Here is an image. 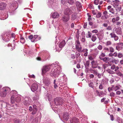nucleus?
<instances>
[{
    "label": "nucleus",
    "mask_w": 123,
    "mask_h": 123,
    "mask_svg": "<svg viewBox=\"0 0 123 123\" xmlns=\"http://www.w3.org/2000/svg\"><path fill=\"white\" fill-rule=\"evenodd\" d=\"M52 67L50 75L52 77H57L61 71V66L59 64L58 62H55L51 65L44 66L42 69V74L43 76L46 74L47 72L49 70L50 68Z\"/></svg>",
    "instance_id": "nucleus-1"
},
{
    "label": "nucleus",
    "mask_w": 123,
    "mask_h": 123,
    "mask_svg": "<svg viewBox=\"0 0 123 123\" xmlns=\"http://www.w3.org/2000/svg\"><path fill=\"white\" fill-rule=\"evenodd\" d=\"M11 96V102L13 103L14 101L16 102H19L21 100V96L20 95H17V92L15 90H13L10 92Z\"/></svg>",
    "instance_id": "nucleus-2"
},
{
    "label": "nucleus",
    "mask_w": 123,
    "mask_h": 123,
    "mask_svg": "<svg viewBox=\"0 0 123 123\" xmlns=\"http://www.w3.org/2000/svg\"><path fill=\"white\" fill-rule=\"evenodd\" d=\"M29 39H30L31 42H33L37 41L40 40L41 37L37 35H31L28 37Z\"/></svg>",
    "instance_id": "nucleus-3"
},
{
    "label": "nucleus",
    "mask_w": 123,
    "mask_h": 123,
    "mask_svg": "<svg viewBox=\"0 0 123 123\" xmlns=\"http://www.w3.org/2000/svg\"><path fill=\"white\" fill-rule=\"evenodd\" d=\"M43 82L45 85L48 86L50 84V80L49 78L47 77H44V76H43Z\"/></svg>",
    "instance_id": "nucleus-4"
},
{
    "label": "nucleus",
    "mask_w": 123,
    "mask_h": 123,
    "mask_svg": "<svg viewBox=\"0 0 123 123\" xmlns=\"http://www.w3.org/2000/svg\"><path fill=\"white\" fill-rule=\"evenodd\" d=\"M31 103V98L29 97H25V101H24V103L25 105L30 104Z\"/></svg>",
    "instance_id": "nucleus-5"
},
{
    "label": "nucleus",
    "mask_w": 123,
    "mask_h": 123,
    "mask_svg": "<svg viewBox=\"0 0 123 123\" xmlns=\"http://www.w3.org/2000/svg\"><path fill=\"white\" fill-rule=\"evenodd\" d=\"M62 100L61 98H57L55 99L54 100V104L56 105H61L62 104Z\"/></svg>",
    "instance_id": "nucleus-6"
},
{
    "label": "nucleus",
    "mask_w": 123,
    "mask_h": 123,
    "mask_svg": "<svg viewBox=\"0 0 123 123\" xmlns=\"http://www.w3.org/2000/svg\"><path fill=\"white\" fill-rule=\"evenodd\" d=\"M55 1L54 0H53V1H49V7L53 9L55 8L56 5V3L55 2Z\"/></svg>",
    "instance_id": "nucleus-7"
},
{
    "label": "nucleus",
    "mask_w": 123,
    "mask_h": 123,
    "mask_svg": "<svg viewBox=\"0 0 123 123\" xmlns=\"http://www.w3.org/2000/svg\"><path fill=\"white\" fill-rule=\"evenodd\" d=\"M38 87V85L37 83H34L32 85L31 88V91L33 92L35 91L37 89Z\"/></svg>",
    "instance_id": "nucleus-8"
},
{
    "label": "nucleus",
    "mask_w": 123,
    "mask_h": 123,
    "mask_svg": "<svg viewBox=\"0 0 123 123\" xmlns=\"http://www.w3.org/2000/svg\"><path fill=\"white\" fill-rule=\"evenodd\" d=\"M18 4L16 1H14L12 3L11 8L13 11L16 10L18 7Z\"/></svg>",
    "instance_id": "nucleus-9"
},
{
    "label": "nucleus",
    "mask_w": 123,
    "mask_h": 123,
    "mask_svg": "<svg viewBox=\"0 0 123 123\" xmlns=\"http://www.w3.org/2000/svg\"><path fill=\"white\" fill-rule=\"evenodd\" d=\"M110 35L111 36V38H113L114 39L115 41H117L118 39V37L116 35L114 32L111 33Z\"/></svg>",
    "instance_id": "nucleus-10"
},
{
    "label": "nucleus",
    "mask_w": 123,
    "mask_h": 123,
    "mask_svg": "<svg viewBox=\"0 0 123 123\" xmlns=\"http://www.w3.org/2000/svg\"><path fill=\"white\" fill-rule=\"evenodd\" d=\"M69 114L67 112L64 113L63 115V118L65 121H67L69 118Z\"/></svg>",
    "instance_id": "nucleus-11"
},
{
    "label": "nucleus",
    "mask_w": 123,
    "mask_h": 123,
    "mask_svg": "<svg viewBox=\"0 0 123 123\" xmlns=\"http://www.w3.org/2000/svg\"><path fill=\"white\" fill-rule=\"evenodd\" d=\"M115 31L117 35H121L122 34V31L120 27L116 28Z\"/></svg>",
    "instance_id": "nucleus-12"
},
{
    "label": "nucleus",
    "mask_w": 123,
    "mask_h": 123,
    "mask_svg": "<svg viewBox=\"0 0 123 123\" xmlns=\"http://www.w3.org/2000/svg\"><path fill=\"white\" fill-rule=\"evenodd\" d=\"M72 13V11L70 8L66 9L64 11V14L67 15H71Z\"/></svg>",
    "instance_id": "nucleus-13"
},
{
    "label": "nucleus",
    "mask_w": 123,
    "mask_h": 123,
    "mask_svg": "<svg viewBox=\"0 0 123 123\" xmlns=\"http://www.w3.org/2000/svg\"><path fill=\"white\" fill-rule=\"evenodd\" d=\"M117 45L116 46V49L118 50H119L123 48V43H120L117 44Z\"/></svg>",
    "instance_id": "nucleus-14"
},
{
    "label": "nucleus",
    "mask_w": 123,
    "mask_h": 123,
    "mask_svg": "<svg viewBox=\"0 0 123 123\" xmlns=\"http://www.w3.org/2000/svg\"><path fill=\"white\" fill-rule=\"evenodd\" d=\"M92 65V67L93 68H96L98 65V63L96 61H92L91 63Z\"/></svg>",
    "instance_id": "nucleus-15"
},
{
    "label": "nucleus",
    "mask_w": 123,
    "mask_h": 123,
    "mask_svg": "<svg viewBox=\"0 0 123 123\" xmlns=\"http://www.w3.org/2000/svg\"><path fill=\"white\" fill-rule=\"evenodd\" d=\"M2 90H3L5 92H6V94H7L9 93L10 91V88L7 87H4L2 89Z\"/></svg>",
    "instance_id": "nucleus-16"
},
{
    "label": "nucleus",
    "mask_w": 123,
    "mask_h": 123,
    "mask_svg": "<svg viewBox=\"0 0 123 123\" xmlns=\"http://www.w3.org/2000/svg\"><path fill=\"white\" fill-rule=\"evenodd\" d=\"M6 6V4L3 2L0 3V10H2L5 9Z\"/></svg>",
    "instance_id": "nucleus-17"
},
{
    "label": "nucleus",
    "mask_w": 123,
    "mask_h": 123,
    "mask_svg": "<svg viewBox=\"0 0 123 123\" xmlns=\"http://www.w3.org/2000/svg\"><path fill=\"white\" fill-rule=\"evenodd\" d=\"M108 79L106 78H104L102 79L101 81V83L103 85H107L108 82Z\"/></svg>",
    "instance_id": "nucleus-18"
},
{
    "label": "nucleus",
    "mask_w": 123,
    "mask_h": 123,
    "mask_svg": "<svg viewBox=\"0 0 123 123\" xmlns=\"http://www.w3.org/2000/svg\"><path fill=\"white\" fill-rule=\"evenodd\" d=\"M41 117V115L40 114L39 117L37 118L36 117L33 120L32 123H37L38 121H40Z\"/></svg>",
    "instance_id": "nucleus-19"
},
{
    "label": "nucleus",
    "mask_w": 123,
    "mask_h": 123,
    "mask_svg": "<svg viewBox=\"0 0 123 123\" xmlns=\"http://www.w3.org/2000/svg\"><path fill=\"white\" fill-rule=\"evenodd\" d=\"M33 111L32 112V114H35L37 111V107L36 105H33Z\"/></svg>",
    "instance_id": "nucleus-20"
},
{
    "label": "nucleus",
    "mask_w": 123,
    "mask_h": 123,
    "mask_svg": "<svg viewBox=\"0 0 123 123\" xmlns=\"http://www.w3.org/2000/svg\"><path fill=\"white\" fill-rule=\"evenodd\" d=\"M69 19V16H64L62 18V20L65 22H67L68 21Z\"/></svg>",
    "instance_id": "nucleus-21"
},
{
    "label": "nucleus",
    "mask_w": 123,
    "mask_h": 123,
    "mask_svg": "<svg viewBox=\"0 0 123 123\" xmlns=\"http://www.w3.org/2000/svg\"><path fill=\"white\" fill-rule=\"evenodd\" d=\"M59 16V14L57 12L53 13L52 14L51 17L53 18H58Z\"/></svg>",
    "instance_id": "nucleus-22"
},
{
    "label": "nucleus",
    "mask_w": 123,
    "mask_h": 123,
    "mask_svg": "<svg viewBox=\"0 0 123 123\" xmlns=\"http://www.w3.org/2000/svg\"><path fill=\"white\" fill-rule=\"evenodd\" d=\"M48 57L46 56H44L43 57V59L42 60H41V58L40 57H38L37 58V60L38 61H45L46 60L48 59Z\"/></svg>",
    "instance_id": "nucleus-23"
},
{
    "label": "nucleus",
    "mask_w": 123,
    "mask_h": 123,
    "mask_svg": "<svg viewBox=\"0 0 123 123\" xmlns=\"http://www.w3.org/2000/svg\"><path fill=\"white\" fill-rule=\"evenodd\" d=\"M70 122L71 123H78V120L77 118L74 117L70 120Z\"/></svg>",
    "instance_id": "nucleus-24"
},
{
    "label": "nucleus",
    "mask_w": 123,
    "mask_h": 123,
    "mask_svg": "<svg viewBox=\"0 0 123 123\" xmlns=\"http://www.w3.org/2000/svg\"><path fill=\"white\" fill-rule=\"evenodd\" d=\"M7 94H6V92H5L3 90H2V91L0 92V96L1 97H5Z\"/></svg>",
    "instance_id": "nucleus-25"
},
{
    "label": "nucleus",
    "mask_w": 123,
    "mask_h": 123,
    "mask_svg": "<svg viewBox=\"0 0 123 123\" xmlns=\"http://www.w3.org/2000/svg\"><path fill=\"white\" fill-rule=\"evenodd\" d=\"M65 44V42L64 41H63L59 44V47L60 48H62L64 46Z\"/></svg>",
    "instance_id": "nucleus-26"
},
{
    "label": "nucleus",
    "mask_w": 123,
    "mask_h": 123,
    "mask_svg": "<svg viewBox=\"0 0 123 123\" xmlns=\"http://www.w3.org/2000/svg\"><path fill=\"white\" fill-rule=\"evenodd\" d=\"M1 106H2V107L3 106L5 107H6V106L7 107L9 105H8L7 104L6 102L3 100L1 101Z\"/></svg>",
    "instance_id": "nucleus-27"
},
{
    "label": "nucleus",
    "mask_w": 123,
    "mask_h": 123,
    "mask_svg": "<svg viewBox=\"0 0 123 123\" xmlns=\"http://www.w3.org/2000/svg\"><path fill=\"white\" fill-rule=\"evenodd\" d=\"M120 19V18L118 16L116 18H113L112 19V22L113 23H114L116 21H118Z\"/></svg>",
    "instance_id": "nucleus-28"
},
{
    "label": "nucleus",
    "mask_w": 123,
    "mask_h": 123,
    "mask_svg": "<svg viewBox=\"0 0 123 123\" xmlns=\"http://www.w3.org/2000/svg\"><path fill=\"white\" fill-rule=\"evenodd\" d=\"M113 86L114 90L115 91H116L117 90H118L121 87V86L119 85H116V86Z\"/></svg>",
    "instance_id": "nucleus-29"
},
{
    "label": "nucleus",
    "mask_w": 123,
    "mask_h": 123,
    "mask_svg": "<svg viewBox=\"0 0 123 123\" xmlns=\"http://www.w3.org/2000/svg\"><path fill=\"white\" fill-rule=\"evenodd\" d=\"M116 73L118 76L122 77H123V74H122L119 71L116 72Z\"/></svg>",
    "instance_id": "nucleus-30"
},
{
    "label": "nucleus",
    "mask_w": 123,
    "mask_h": 123,
    "mask_svg": "<svg viewBox=\"0 0 123 123\" xmlns=\"http://www.w3.org/2000/svg\"><path fill=\"white\" fill-rule=\"evenodd\" d=\"M76 5L77 7L79 8L81 7V3L78 1H77L76 2Z\"/></svg>",
    "instance_id": "nucleus-31"
},
{
    "label": "nucleus",
    "mask_w": 123,
    "mask_h": 123,
    "mask_svg": "<svg viewBox=\"0 0 123 123\" xmlns=\"http://www.w3.org/2000/svg\"><path fill=\"white\" fill-rule=\"evenodd\" d=\"M100 59L103 60L106 63L108 62L109 61L107 57H105L104 58H100Z\"/></svg>",
    "instance_id": "nucleus-32"
},
{
    "label": "nucleus",
    "mask_w": 123,
    "mask_h": 123,
    "mask_svg": "<svg viewBox=\"0 0 123 123\" xmlns=\"http://www.w3.org/2000/svg\"><path fill=\"white\" fill-rule=\"evenodd\" d=\"M107 72L110 74H114L115 73V72L110 69H108L106 70Z\"/></svg>",
    "instance_id": "nucleus-33"
},
{
    "label": "nucleus",
    "mask_w": 123,
    "mask_h": 123,
    "mask_svg": "<svg viewBox=\"0 0 123 123\" xmlns=\"http://www.w3.org/2000/svg\"><path fill=\"white\" fill-rule=\"evenodd\" d=\"M76 48L81 46L80 45V43L78 40L76 41Z\"/></svg>",
    "instance_id": "nucleus-34"
},
{
    "label": "nucleus",
    "mask_w": 123,
    "mask_h": 123,
    "mask_svg": "<svg viewBox=\"0 0 123 123\" xmlns=\"http://www.w3.org/2000/svg\"><path fill=\"white\" fill-rule=\"evenodd\" d=\"M20 42L22 44L24 43L25 42V40L24 38L21 36L20 37Z\"/></svg>",
    "instance_id": "nucleus-35"
},
{
    "label": "nucleus",
    "mask_w": 123,
    "mask_h": 123,
    "mask_svg": "<svg viewBox=\"0 0 123 123\" xmlns=\"http://www.w3.org/2000/svg\"><path fill=\"white\" fill-rule=\"evenodd\" d=\"M89 61H87L86 62V63L84 64L85 67L86 68H87L89 67Z\"/></svg>",
    "instance_id": "nucleus-36"
},
{
    "label": "nucleus",
    "mask_w": 123,
    "mask_h": 123,
    "mask_svg": "<svg viewBox=\"0 0 123 123\" xmlns=\"http://www.w3.org/2000/svg\"><path fill=\"white\" fill-rule=\"evenodd\" d=\"M56 82V80H55L54 81L53 84H54V88L55 89L57 88L58 87L57 85Z\"/></svg>",
    "instance_id": "nucleus-37"
},
{
    "label": "nucleus",
    "mask_w": 123,
    "mask_h": 123,
    "mask_svg": "<svg viewBox=\"0 0 123 123\" xmlns=\"http://www.w3.org/2000/svg\"><path fill=\"white\" fill-rule=\"evenodd\" d=\"M108 12L107 11H105L103 12V15L104 16H105L106 18H108V15H107Z\"/></svg>",
    "instance_id": "nucleus-38"
},
{
    "label": "nucleus",
    "mask_w": 123,
    "mask_h": 123,
    "mask_svg": "<svg viewBox=\"0 0 123 123\" xmlns=\"http://www.w3.org/2000/svg\"><path fill=\"white\" fill-rule=\"evenodd\" d=\"M97 38L95 35H93L92 37V40L93 42H94L96 39Z\"/></svg>",
    "instance_id": "nucleus-39"
},
{
    "label": "nucleus",
    "mask_w": 123,
    "mask_h": 123,
    "mask_svg": "<svg viewBox=\"0 0 123 123\" xmlns=\"http://www.w3.org/2000/svg\"><path fill=\"white\" fill-rule=\"evenodd\" d=\"M105 56V53L102 52L99 57V58L100 59V58H103V57Z\"/></svg>",
    "instance_id": "nucleus-40"
},
{
    "label": "nucleus",
    "mask_w": 123,
    "mask_h": 123,
    "mask_svg": "<svg viewBox=\"0 0 123 123\" xmlns=\"http://www.w3.org/2000/svg\"><path fill=\"white\" fill-rule=\"evenodd\" d=\"M68 3L72 5L74 2V0H68Z\"/></svg>",
    "instance_id": "nucleus-41"
},
{
    "label": "nucleus",
    "mask_w": 123,
    "mask_h": 123,
    "mask_svg": "<svg viewBox=\"0 0 123 123\" xmlns=\"http://www.w3.org/2000/svg\"><path fill=\"white\" fill-rule=\"evenodd\" d=\"M91 73L96 75H97L98 73L96 70H92Z\"/></svg>",
    "instance_id": "nucleus-42"
},
{
    "label": "nucleus",
    "mask_w": 123,
    "mask_h": 123,
    "mask_svg": "<svg viewBox=\"0 0 123 123\" xmlns=\"http://www.w3.org/2000/svg\"><path fill=\"white\" fill-rule=\"evenodd\" d=\"M111 42L110 41H108L106 42V46H108L111 45Z\"/></svg>",
    "instance_id": "nucleus-43"
},
{
    "label": "nucleus",
    "mask_w": 123,
    "mask_h": 123,
    "mask_svg": "<svg viewBox=\"0 0 123 123\" xmlns=\"http://www.w3.org/2000/svg\"><path fill=\"white\" fill-rule=\"evenodd\" d=\"M91 35L92 34L89 31L88 32V33L87 34V35L86 36V37L87 38L91 37Z\"/></svg>",
    "instance_id": "nucleus-44"
},
{
    "label": "nucleus",
    "mask_w": 123,
    "mask_h": 123,
    "mask_svg": "<svg viewBox=\"0 0 123 123\" xmlns=\"http://www.w3.org/2000/svg\"><path fill=\"white\" fill-rule=\"evenodd\" d=\"M101 15V14L99 12H98V13L96 14V17L98 18L100 17Z\"/></svg>",
    "instance_id": "nucleus-45"
},
{
    "label": "nucleus",
    "mask_w": 123,
    "mask_h": 123,
    "mask_svg": "<svg viewBox=\"0 0 123 123\" xmlns=\"http://www.w3.org/2000/svg\"><path fill=\"white\" fill-rule=\"evenodd\" d=\"M109 50L111 53L113 52L114 51V49L112 47H109Z\"/></svg>",
    "instance_id": "nucleus-46"
},
{
    "label": "nucleus",
    "mask_w": 123,
    "mask_h": 123,
    "mask_svg": "<svg viewBox=\"0 0 123 123\" xmlns=\"http://www.w3.org/2000/svg\"><path fill=\"white\" fill-rule=\"evenodd\" d=\"M115 64H117L119 62V61L118 60H116V59H114L112 61Z\"/></svg>",
    "instance_id": "nucleus-47"
},
{
    "label": "nucleus",
    "mask_w": 123,
    "mask_h": 123,
    "mask_svg": "<svg viewBox=\"0 0 123 123\" xmlns=\"http://www.w3.org/2000/svg\"><path fill=\"white\" fill-rule=\"evenodd\" d=\"M76 49L79 52H81L82 51V47L81 46L76 48Z\"/></svg>",
    "instance_id": "nucleus-48"
},
{
    "label": "nucleus",
    "mask_w": 123,
    "mask_h": 123,
    "mask_svg": "<svg viewBox=\"0 0 123 123\" xmlns=\"http://www.w3.org/2000/svg\"><path fill=\"white\" fill-rule=\"evenodd\" d=\"M121 9V8L120 6H119L116 8V10L117 12H120Z\"/></svg>",
    "instance_id": "nucleus-49"
},
{
    "label": "nucleus",
    "mask_w": 123,
    "mask_h": 123,
    "mask_svg": "<svg viewBox=\"0 0 123 123\" xmlns=\"http://www.w3.org/2000/svg\"><path fill=\"white\" fill-rule=\"evenodd\" d=\"M113 86H112V87H109L108 88V90L109 92H111V91L113 90H114L113 88Z\"/></svg>",
    "instance_id": "nucleus-50"
},
{
    "label": "nucleus",
    "mask_w": 123,
    "mask_h": 123,
    "mask_svg": "<svg viewBox=\"0 0 123 123\" xmlns=\"http://www.w3.org/2000/svg\"><path fill=\"white\" fill-rule=\"evenodd\" d=\"M96 44V43H91L89 44V48H91L92 47L94 46Z\"/></svg>",
    "instance_id": "nucleus-51"
},
{
    "label": "nucleus",
    "mask_w": 123,
    "mask_h": 123,
    "mask_svg": "<svg viewBox=\"0 0 123 123\" xmlns=\"http://www.w3.org/2000/svg\"><path fill=\"white\" fill-rule=\"evenodd\" d=\"M103 84H102L101 83H100L99 86V88L100 90H102L103 88Z\"/></svg>",
    "instance_id": "nucleus-52"
},
{
    "label": "nucleus",
    "mask_w": 123,
    "mask_h": 123,
    "mask_svg": "<svg viewBox=\"0 0 123 123\" xmlns=\"http://www.w3.org/2000/svg\"><path fill=\"white\" fill-rule=\"evenodd\" d=\"M95 93L98 96H101V94L100 92H99L98 90L96 91L95 92Z\"/></svg>",
    "instance_id": "nucleus-53"
},
{
    "label": "nucleus",
    "mask_w": 123,
    "mask_h": 123,
    "mask_svg": "<svg viewBox=\"0 0 123 123\" xmlns=\"http://www.w3.org/2000/svg\"><path fill=\"white\" fill-rule=\"evenodd\" d=\"M80 55V52H76V56L78 58Z\"/></svg>",
    "instance_id": "nucleus-54"
},
{
    "label": "nucleus",
    "mask_w": 123,
    "mask_h": 123,
    "mask_svg": "<svg viewBox=\"0 0 123 123\" xmlns=\"http://www.w3.org/2000/svg\"><path fill=\"white\" fill-rule=\"evenodd\" d=\"M89 87H91L92 88H93L94 86L93 85V83L92 82H91L89 84Z\"/></svg>",
    "instance_id": "nucleus-55"
},
{
    "label": "nucleus",
    "mask_w": 123,
    "mask_h": 123,
    "mask_svg": "<svg viewBox=\"0 0 123 123\" xmlns=\"http://www.w3.org/2000/svg\"><path fill=\"white\" fill-rule=\"evenodd\" d=\"M107 66H107V64H104L102 65V67L104 69H105V68H106Z\"/></svg>",
    "instance_id": "nucleus-56"
},
{
    "label": "nucleus",
    "mask_w": 123,
    "mask_h": 123,
    "mask_svg": "<svg viewBox=\"0 0 123 123\" xmlns=\"http://www.w3.org/2000/svg\"><path fill=\"white\" fill-rule=\"evenodd\" d=\"M76 18V17L75 15H72V20H75Z\"/></svg>",
    "instance_id": "nucleus-57"
},
{
    "label": "nucleus",
    "mask_w": 123,
    "mask_h": 123,
    "mask_svg": "<svg viewBox=\"0 0 123 123\" xmlns=\"http://www.w3.org/2000/svg\"><path fill=\"white\" fill-rule=\"evenodd\" d=\"M87 14L88 17V20L89 21H90L92 19V18H91V16L89 15V13H87Z\"/></svg>",
    "instance_id": "nucleus-58"
},
{
    "label": "nucleus",
    "mask_w": 123,
    "mask_h": 123,
    "mask_svg": "<svg viewBox=\"0 0 123 123\" xmlns=\"http://www.w3.org/2000/svg\"><path fill=\"white\" fill-rule=\"evenodd\" d=\"M94 3L96 5H98L99 3L98 0H95L94 1Z\"/></svg>",
    "instance_id": "nucleus-59"
},
{
    "label": "nucleus",
    "mask_w": 123,
    "mask_h": 123,
    "mask_svg": "<svg viewBox=\"0 0 123 123\" xmlns=\"http://www.w3.org/2000/svg\"><path fill=\"white\" fill-rule=\"evenodd\" d=\"M103 47L101 45H99L98 47L97 48L99 50H101L102 49Z\"/></svg>",
    "instance_id": "nucleus-60"
},
{
    "label": "nucleus",
    "mask_w": 123,
    "mask_h": 123,
    "mask_svg": "<svg viewBox=\"0 0 123 123\" xmlns=\"http://www.w3.org/2000/svg\"><path fill=\"white\" fill-rule=\"evenodd\" d=\"M110 117L111 120L112 121H113L114 119V118L113 115H110Z\"/></svg>",
    "instance_id": "nucleus-61"
},
{
    "label": "nucleus",
    "mask_w": 123,
    "mask_h": 123,
    "mask_svg": "<svg viewBox=\"0 0 123 123\" xmlns=\"http://www.w3.org/2000/svg\"><path fill=\"white\" fill-rule=\"evenodd\" d=\"M100 35L99 34H98L97 35L99 39V40L103 38V36L102 35H101V37H100Z\"/></svg>",
    "instance_id": "nucleus-62"
},
{
    "label": "nucleus",
    "mask_w": 123,
    "mask_h": 123,
    "mask_svg": "<svg viewBox=\"0 0 123 123\" xmlns=\"http://www.w3.org/2000/svg\"><path fill=\"white\" fill-rule=\"evenodd\" d=\"M109 12L113 14H114V11L113 8H112L110 9V10H109Z\"/></svg>",
    "instance_id": "nucleus-63"
},
{
    "label": "nucleus",
    "mask_w": 123,
    "mask_h": 123,
    "mask_svg": "<svg viewBox=\"0 0 123 123\" xmlns=\"http://www.w3.org/2000/svg\"><path fill=\"white\" fill-rule=\"evenodd\" d=\"M115 68V66L114 65H113L111 66V69L112 70H113Z\"/></svg>",
    "instance_id": "nucleus-64"
}]
</instances>
